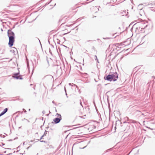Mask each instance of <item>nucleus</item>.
Returning <instances> with one entry per match:
<instances>
[{
	"label": "nucleus",
	"mask_w": 155,
	"mask_h": 155,
	"mask_svg": "<svg viewBox=\"0 0 155 155\" xmlns=\"http://www.w3.org/2000/svg\"><path fill=\"white\" fill-rule=\"evenodd\" d=\"M118 78V75L116 72L114 73L113 74L111 75H109L107 76L106 78L104 77V78L105 80L111 81L113 80L115 81L117 80Z\"/></svg>",
	"instance_id": "nucleus-1"
},
{
	"label": "nucleus",
	"mask_w": 155,
	"mask_h": 155,
	"mask_svg": "<svg viewBox=\"0 0 155 155\" xmlns=\"http://www.w3.org/2000/svg\"><path fill=\"white\" fill-rule=\"evenodd\" d=\"M9 41L8 42V45L10 47H12L15 41L14 37H10L9 38Z\"/></svg>",
	"instance_id": "nucleus-2"
},
{
	"label": "nucleus",
	"mask_w": 155,
	"mask_h": 155,
	"mask_svg": "<svg viewBox=\"0 0 155 155\" xmlns=\"http://www.w3.org/2000/svg\"><path fill=\"white\" fill-rule=\"evenodd\" d=\"M58 118H56L54 119L53 120L54 121L55 124H57L59 123L61 119V115L59 114H58Z\"/></svg>",
	"instance_id": "nucleus-3"
},
{
	"label": "nucleus",
	"mask_w": 155,
	"mask_h": 155,
	"mask_svg": "<svg viewBox=\"0 0 155 155\" xmlns=\"http://www.w3.org/2000/svg\"><path fill=\"white\" fill-rule=\"evenodd\" d=\"M8 35L9 38L10 37H14V33L10 30H8Z\"/></svg>",
	"instance_id": "nucleus-4"
},
{
	"label": "nucleus",
	"mask_w": 155,
	"mask_h": 155,
	"mask_svg": "<svg viewBox=\"0 0 155 155\" xmlns=\"http://www.w3.org/2000/svg\"><path fill=\"white\" fill-rule=\"evenodd\" d=\"M79 118V117L72 118L71 119V121L73 122H78Z\"/></svg>",
	"instance_id": "nucleus-5"
},
{
	"label": "nucleus",
	"mask_w": 155,
	"mask_h": 155,
	"mask_svg": "<svg viewBox=\"0 0 155 155\" xmlns=\"http://www.w3.org/2000/svg\"><path fill=\"white\" fill-rule=\"evenodd\" d=\"M8 108H5L4 111L0 114V117L4 114L8 110Z\"/></svg>",
	"instance_id": "nucleus-6"
},
{
	"label": "nucleus",
	"mask_w": 155,
	"mask_h": 155,
	"mask_svg": "<svg viewBox=\"0 0 155 155\" xmlns=\"http://www.w3.org/2000/svg\"><path fill=\"white\" fill-rule=\"evenodd\" d=\"M150 4L151 5H152L155 6V0H153L151 1Z\"/></svg>",
	"instance_id": "nucleus-7"
},
{
	"label": "nucleus",
	"mask_w": 155,
	"mask_h": 155,
	"mask_svg": "<svg viewBox=\"0 0 155 155\" xmlns=\"http://www.w3.org/2000/svg\"><path fill=\"white\" fill-rule=\"evenodd\" d=\"M44 137V135H42V136H41V138H40V141L41 142H45V140H41L43 138V137Z\"/></svg>",
	"instance_id": "nucleus-8"
},
{
	"label": "nucleus",
	"mask_w": 155,
	"mask_h": 155,
	"mask_svg": "<svg viewBox=\"0 0 155 155\" xmlns=\"http://www.w3.org/2000/svg\"><path fill=\"white\" fill-rule=\"evenodd\" d=\"M140 5H139L138 7V9H139V10H141L142 8H140Z\"/></svg>",
	"instance_id": "nucleus-9"
},
{
	"label": "nucleus",
	"mask_w": 155,
	"mask_h": 155,
	"mask_svg": "<svg viewBox=\"0 0 155 155\" xmlns=\"http://www.w3.org/2000/svg\"><path fill=\"white\" fill-rule=\"evenodd\" d=\"M126 12V11H123V12H121V13H122V16H123V15H125L124 14H123V13H124V12Z\"/></svg>",
	"instance_id": "nucleus-10"
},
{
	"label": "nucleus",
	"mask_w": 155,
	"mask_h": 155,
	"mask_svg": "<svg viewBox=\"0 0 155 155\" xmlns=\"http://www.w3.org/2000/svg\"><path fill=\"white\" fill-rule=\"evenodd\" d=\"M16 78L17 79H21V78H20L19 77H16Z\"/></svg>",
	"instance_id": "nucleus-11"
},
{
	"label": "nucleus",
	"mask_w": 155,
	"mask_h": 155,
	"mask_svg": "<svg viewBox=\"0 0 155 155\" xmlns=\"http://www.w3.org/2000/svg\"><path fill=\"white\" fill-rule=\"evenodd\" d=\"M70 25H69V26H68V25H66V26H68V27H69V26H70Z\"/></svg>",
	"instance_id": "nucleus-12"
}]
</instances>
